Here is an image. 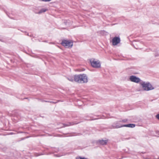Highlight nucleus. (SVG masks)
<instances>
[{
  "label": "nucleus",
  "instance_id": "11",
  "mask_svg": "<svg viewBox=\"0 0 159 159\" xmlns=\"http://www.w3.org/2000/svg\"><path fill=\"white\" fill-rule=\"evenodd\" d=\"M156 116L157 118L159 120V114L157 115Z\"/></svg>",
  "mask_w": 159,
  "mask_h": 159
},
{
  "label": "nucleus",
  "instance_id": "8",
  "mask_svg": "<svg viewBox=\"0 0 159 159\" xmlns=\"http://www.w3.org/2000/svg\"><path fill=\"white\" fill-rule=\"evenodd\" d=\"M135 126V125L134 124H129L128 125H125L121 126H118L116 127H115L114 128H120L122 127H130V128H134Z\"/></svg>",
  "mask_w": 159,
  "mask_h": 159
},
{
  "label": "nucleus",
  "instance_id": "10",
  "mask_svg": "<svg viewBox=\"0 0 159 159\" xmlns=\"http://www.w3.org/2000/svg\"><path fill=\"white\" fill-rule=\"evenodd\" d=\"M159 56V54L158 53H156L155 54V57H158Z\"/></svg>",
  "mask_w": 159,
  "mask_h": 159
},
{
  "label": "nucleus",
  "instance_id": "6",
  "mask_svg": "<svg viewBox=\"0 0 159 159\" xmlns=\"http://www.w3.org/2000/svg\"><path fill=\"white\" fill-rule=\"evenodd\" d=\"M120 41V39L119 37H115L112 38L111 42L113 46H116L119 43Z\"/></svg>",
  "mask_w": 159,
  "mask_h": 159
},
{
  "label": "nucleus",
  "instance_id": "1",
  "mask_svg": "<svg viewBox=\"0 0 159 159\" xmlns=\"http://www.w3.org/2000/svg\"><path fill=\"white\" fill-rule=\"evenodd\" d=\"M139 84L140 88L137 89L138 92L141 91H148L154 90L155 87L149 82L142 81Z\"/></svg>",
  "mask_w": 159,
  "mask_h": 159
},
{
  "label": "nucleus",
  "instance_id": "12",
  "mask_svg": "<svg viewBox=\"0 0 159 159\" xmlns=\"http://www.w3.org/2000/svg\"><path fill=\"white\" fill-rule=\"evenodd\" d=\"M68 80L71 81H73V80L72 78H71L70 79L68 78Z\"/></svg>",
  "mask_w": 159,
  "mask_h": 159
},
{
  "label": "nucleus",
  "instance_id": "5",
  "mask_svg": "<svg viewBox=\"0 0 159 159\" xmlns=\"http://www.w3.org/2000/svg\"><path fill=\"white\" fill-rule=\"evenodd\" d=\"M129 80L130 81L136 83H140L141 81L139 78L134 75L130 76L129 77Z\"/></svg>",
  "mask_w": 159,
  "mask_h": 159
},
{
  "label": "nucleus",
  "instance_id": "13",
  "mask_svg": "<svg viewBox=\"0 0 159 159\" xmlns=\"http://www.w3.org/2000/svg\"><path fill=\"white\" fill-rule=\"evenodd\" d=\"M72 124L71 123H69V124L68 125H67L68 126H69V125H73L74 124H73V123H72Z\"/></svg>",
  "mask_w": 159,
  "mask_h": 159
},
{
  "label": "nucleus",
  "instance_id": "14",
  "mask_svg": "<svg viewBox=\"0 0 159 159\" xmlns=\"http://www.w3.org/2000/svg\"><path fill=\"white\" fill-rule=\"evenodd\" d=\"M127 121V120L126 119H125V120H124L123 121L124 122H126V121Z\"/></svg>",
  "mask_w": 159,
  "mask_h": 159
},
{
  "label": "nucleus",
  "instance_id": "2",
  "mask_svg": "<svg viewBox=\"0 0 159 159\" xmlns=\"http://www.w3.org/2000/svg\"><path fill=\"white\" fill-rule=\"evenodd\" d=\"M74 80L76 82L80 84L86 83L88 81V77L84 74L74 75Z\"/></svg>",
  "mask_w": 159,
  "mask_h": 159
},
{
  "label": "nucleus",
  "instance_id": "3",
  "mask_svg": "<svg viewBox=\"0 0 159 159\" xmlns=\"http://www.w3.org/2000/svg\"><path fill=\"white\" fill-rule=\"evenodd\" d=\"M89 60L90 65L93 67L98 69L101 67V62L99 60L94 58H91Z\"/></svg>",
  "mask_w": 159,
  "mask_h": 159
},
{
  "label": "nucleus",
  "instance_id": "4",
  "mask_svg": "<svg viewBox=\"0 0 159 159\" xmlns=\"http://www.w3.org/2000/svg\"><path fill=\"white\" fill-rule=\"evenodd\" d=\"M61 44L66 48H70L73 45V41L71 40H64L62 41Z\"/></svg>",
  "mask_w": 159,
  "mask_h": 159
},
{
  "label": "nucleus",
  "instance_id": "9",
  "mask_svg": "<svg viewBox=\"0 0 159 159\" xmlns=\"http://www.w3.org/2000/svg\"><path fill=\"white\" fill-rule=\"evenodd\" d=\"M47 10V9L45 8H43L41 9L39 11V13H42L45 12Z\"/></svg>",
  "mask_w": 159,
  "mask_h": 159
},
{
  "label": "nucleus",
  "instance_id": "15",
  "mask_svg": "<svg viewBox=\"0 0 159 159\" xmlns=\"http://www.w3.org/2000/svg\"><path fill=\"white\" fill-rule=\"evenodd\" d=\"M2 38L0 36V41H2Z\"/></svg>",
  "mask_w": 159,
  "mask_h": 159
},
{
  "label": "nucleus",
  "instance_id": "7",
  "mask_svg": "<svg viewBox=\"0 0 159 159\" xmlns=\"http://www.w3.org/2000/svg\"><path fill=\"white\" fill-rule=\"evenodd\" d=\"M108 140V139H106L105 140L101 139L98 140L97 141V143L100 144L102 145H105L107 144Z\"/></svg>",
  "mask_w": 159,
  "mask_h": 159
}]
</instances>
